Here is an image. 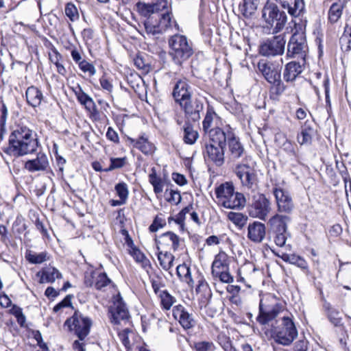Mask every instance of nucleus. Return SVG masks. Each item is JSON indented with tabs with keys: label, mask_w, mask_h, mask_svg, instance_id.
<instances>
[{
	"label": "nucleus",
	"mask_w": 351,
	"mask_h": 351,
	"mask_svg": "<svg viewBox=\"0 0 351 351\" xmlns=\"http://www.w3.org/2000/svg\"><path fill=\"white\" fill-rule=\"evenodd\" d=\"M71 298L70 295H66L62 301L53 307V311L58 312L63 307L71 306Z\"/></svg>",
	"instance_id": "obj_61"
},
{
	"label": "nucleus",
	"mask_w": 351,
	"mask_h": 351,
	"mask_svg": "<svg viewBox=\"0 0 351 351\" xmlns=\"http://www.w3.org/2000/svg\"><path fill=\"white\" fill-rule=\"evenodd\" d=\"M234 191V188L232 182H226L217 186L215 189V194L218 203L221 204Z\"/></svg>",
	"instance_id": "obj_36"
},
{
	"label": "nucleus",
	"mask_w": 351,
	"mask_h": 351,
	"mask_svg": "<svg viewBox=\"0 0 351 351\" xmlns=\"http://www.w3.org/2000/svg\"><path fill=\"white\" fill-rule=\"evenodd\" d=\"M170 197H167V201L175 204H178L181 201V195L179 192L173 190L170 191Z\"/></svg>",
	"instance_id": "obj_64"
},
{
	"label": "nucleus",
	"mask_w": 351,
	"mask_h": 351,
	"mask_svg": "<svg viewBox=\"0 0 351 351\" xmlns=\"http://www.w3.org/2000/svg\"><path fill=\"white\" fill-rule=\"evenodd\" d=\"M226 137V143L228 147L230 158L232 160L243 159L245 156H250L246 154L243 145L240 142L239 138L236 136L232 128L226 125L222 130Z\"/></svg>",
	"instance_id": "obj_11"
},
{
	"label": "nucleus",
	"mask_w": 351,
	"mask_h": 351,
	"mask_svg": "<svg viewBox=\"0 0 351 351\" xmlns=\"http://www.w3.org/2000/svg\"><path fill=\"white\" fill-rule=\"evenodd\" d=\"M162 11L157 12L156 15L149 17L145 22L144 26L147 34L156 35L165 32L167 29L175 26L178 29V25L172 20L171 14L167 7L161 8Z\"/></svg>",
	"instance_id": "obj_6"
},
{
	"label": "nucleus",
	"mask_w": 351,
	"mask_h": 351,
	"mask_svg": "<svg viewBox=\"0 0 351 351\" xmlns=\"http://www.w3.org/2000/svg\"><path fill=\"white\" fill-rule=\"evenodd\" d=\"M38 147L36 134L26 126H20L10 134L9 147L4 152L14 156H21L36 152Z\"/></svg>",
	"instance_id": "obj_2"
},
{
	"label": "nucleus",
	"mask_w": 351,
	"mask_h": 351,
	"mask_svg": "<svg viewBox=\"0 0 351 351\" xmlns=\"http://www.w3.org/2000/svg\"><path fill=\"white\" fill-rule=\"evenodd\" d=\"M25 257L27 260L32 264H40L48 259L47 253L46 252L36 253L29 251L26 253Z\"/></svg>",
	"instance_id": "obj_45"
},
{
	"label": "nucleus",
	"mask_w": 351,
	"mask_h": 351,
	"mask_svg": "<svg viewBox=\"0 0 351 351\" xmlns=\"http://www.w3.org/2000/svg\"><path fill=\"white\" fill-rule=\"evenodd\" d=\"M230 257L223 251L219 252L214 258L212 263V274L220 271L229 270Z\"/></svg>",
	"instance_id": "obj_30"
},
{
	"label": "nucleus",
	"mask_w": 351,
	"mask_h": 351,
	"mask_svg": "<svg viewBox=\"0 0 351 351\" xmlns=\"http://www.w3.org/2000/svg\"><path fill=\"white\" fill-rule=\"evenodd\" d=\"M132 256L135 261L141 264L142 267L147 269L151 267L150 261L139 250H133Z\"/></svg>",
	"instance_id": "obj_48"
},
{
	"label": "nucleus",
	"mask_w": 351,
	"mask_h": 351,
	"mask_svg": "<svg viewBox=\"0 0 351 351\" xmlns=\"http://www.w3.org/2000/svg\"><path fill=\"white\" fill-rule=\"evenodd\" d=\"M282 8L287 10L292 16H300L304 10L305 5L304 0H276Z\"/></svg>",
	"instance_id": "obj_26"
},
{
	"label": "nucleus",
	"mask_w": 351,
	"mask_h": 351,
	"mask_svg": "<svg viewBox=\"0 0 351 351\" xmlns=\"http://www.w3.org/2000/svg\"><path fill=\"white\" fill-rule=\"evenodd\" d=\"M257 67L259 72L269 84L275 83L281 77L280 71L269 62L261 60L258 62Z\"/></svg>",
	"instance_id": "obj_20"
},
{
	"label": "nucleus",
	"mask_w": 351,
	"mask_h": 351,
	"mask_svg": "<svg viewBox=\"0 0 351 351\" xmlns=\"http://www.w3.org/2000/svg\"><path fill=\"white\" fill-rule=\"evenodd\" d=\"M278 211L280 213H291L293 209V202L289 193L280 187L273 189Z\"/></svg>",
	"instance_id": "obj_14"
},
{
	"label": "nucleus",
	"mask_w": 351,
	"mask_h": 351,
	"mask_svg": "<svg viewBox=\"0 0 351 351\" xmlns=\"http://www.w3.org/2000/svg\"><path fill=\"white\" fill-rule=\"evenodd\" d=\"M176 272L181 280L187 283L189 286L193 287L194 282L191 277L189 267L186 264L179 265L176 268Z\"/></svg>",
	"instance_id": "obj_37"
},
{
	"label": "nucleus",
	"mask_w": 351,
	"mask_h": 351,
	"mask_svg": "<svg viewBox=\"0 0 351 351\" xmlns=\"http://www.w3.org/2000/svg\"><path fill=\"white\" fill-rule=\"evenodd\" d=\"M228 218L239 228H243L246 225L248 219V217L243 213L234 212L229 213Z\"/></svg>",
	"instance_id": "obj_44"
},
{
	"label": "nucleus",
	"mask_w": 351,
	"mask_h": 351,
	"mask_svg": "<svg viewBox=\"0 0 351 351\" xmlns=\"http://www.w3.org/2000/svg\"><path fill=\"white\" fill-rule=\"evenodd\" d=\"M168 43L170 49L169 56L173 62L178 66H181L193 54L192 43L184 35H173L169 38Z\"/></svg>",
	"instance_id": "obj_5"
},
{
	"label": "nucleus",
	"mask_w": 351,
	"mask_h": 351,
	"mask_svg": "<svg viewBox=\"0 0 351 351\" xmlns=\"http://www.w3.org/2000/svg\"><path fill=\"white\" fill-rule=\"evenodd\" d=\"M183 130V140L184 143L189 145L194 144L199 137L198 132L189 123H186Z\"/></svg>",
	"instance_id": "obj_40"
},
{
	"label": "nucleus",
	"mask_w": 351,
	"mask_h": 351,
	"mask_svg": "<svg viewBox=\"0 0 351 351\" xmlns=\"http://www.w3.org/2000/svg\"><path fill=\"white\" fill-rule=\"evenodd\" d=\"M152 287L154 289V291L156 294H160V292L162 291L160 290V288L165 287V283L163 282L162 278L158 275H156L151 278Z\"/></svg>",
	"instance_id": "obj_54"
},
{
	"label": "nucleus",
	"mask_w": 351,
	"mask_h": 351,
	"mask_svg": "<svg viewBox=\"0 0 351 351\" xmlns=\"http://www.w3.org/2000/svg\"><path fill=\"white\" fill-rule=\"evenodd\" d=\"M296 28L295 26V32L288 43L287 56L289 58L300 59L302 64H304L305 57L308 52V45L304 32L301 28L300 31Z\"/></svg>",
	"instance_id": "obj_8"
},
{
	"label": "nucleus",
	"mask_w": 351,
	"mask_h": 351,
	"mask_svg": "<svg viewBox=\"0 0 351 351\" xmlns=\"http://www.w3.org/2000/svg\"><path fill=\"white\" fill-rule=\"evenodd\" d=\"M179 105L184 112L187 122L191 123L199 121L201 118L200 113L204 108V104L201 100L197 99L191 100L190 99L184 102H181Z\"/></svg>",
	"instance_id": "obj_13"
},
{
	"label": "nucleus",
	"mask_w": 351,
	"mask_h": 351,
	"mask_svg": "<svg viewBox=\"0 0 351 351\" xmlns=\"http://www.w3.org/2000/svg\"><path fill=\"white\" fill-rule=\"evenodd\" d=\"M272 234H274L275 243L279 247L285 246L289 235L287 230L286 232H278Z\"/></svg>",
	"instance_id": "obj_55"
},
{
	"label": "nucleus",
	"mask_w": 351,
	"mask_h": 351,
	"mask_svg": "<svg viewBox=\"0 0 351 351\" xmlns=\"http://www.w3.org/2000/svg\"><path fill=\"white\" fill-rule=\"evenodd\" d=\"M308 349V341L303 339L298 340L294 344V350L295 351H307Z\"/></svg>",
	"instance_id": "obj_63"
},
{
	"label": "nucleus",
	"mask_w": 351,
	"mask_h": 351,
	"mask_svg": "<svg viewBox=\"0 0 351 351\" xmlns=\"http://www.w3.org/2000/svg\"><path fill=\"white\" fill-rule=\"evenodd\" d=\"M70 331H73L79 340L73 343V348L75 351H85L84 340L90 333L93 322L90 318L84 315L79 311H75L73 315L67 319L64 323Z\"/></svg>",
	"instance_id": "obj_3"
},
{
	"label": "nucleus",
	"mask_w": 351,
	"mask_h": 351,
	"mask_svg": "<svg viewBox=\"0 0 351 351\" xmlns=\"http://www.w3.org/2000/svg\"><path fill=\"white\" fill-rule=\"evenodd\" d=\"M64 12L66 16L73 22L77 21L80 18L77 9L72 3H66Z\"/></svg>",
	"instance_id": "obj_49"
},
{
	"label": "nucleus",
	"mask_w": 351,
	"mask_h": 351,
	"mask_svg": "<svg viewBox=\"0 0 351 351\" xmlns=\"http://www.w3.org/2000/svg\"><path fill=\"white\" fill-rule=\"evenodd\" d=\"M313 134V128L306 123L302 129L300 134H299L297 136L298 142L300 145L310 144L311 143Z\"/></svg>",
	"instance_id": "obj_38"
},
{
	"label": "nucleus",
	"mask_w": 351,
	"mask_h": 351,
	"mask_svg": "<svg viewBox=\"0 0 351 351\" xmlns=\"http://www.w3.org/2000/svg\"><path fill=\"white\" fill-rule=\"evenodd\" d=\"M167 4V0H162L158 3L152 4L138 2L136 3V9L141 15L147 16L151 14L156 15L157 12L162 11L161 8H162V9L166 8Z\"/></svg>",
	"instance_id": "obj_24"
},
{
	"label": "nucleus",
	"mask_w": 351,
	"mask_h": 351,
	"mask_svg": "<svg viewBox=\"0 0 351 351\" xmlns=\"http://www.w3.org/2000/svg\"><path fill=\"white\" fill-rule=\"evenodd\" d=\"M97 273L95 271H86L84 274V284L86 287H93L95 285Z\"/></svg>",
	"instance_id": "obj_58"
},
{
	"label": "nucleus",
	"mask_w": 351,
	"mask_h": 351,
	"mask_svg": "<svg viewBox=\"0 0 351 351\" xmlns=\"http://www.w3.org/2000/svg\"><path fill=\"white\" fill-rule=\"evenodd\" d=\"M277 255L285 262L294 265L300 268L306 274L309 273L308 263L302 256L295 254H287L285 252H282L280 254H278Z\"/></svg>",
	"instance_id": "obj_28"
},
{
	"label": "nucleus",
	"mask_w": 351,
	"mask_h": 351,
	"mask_svg": "<svg viewBox=\"0 0 351 351\" xmlns=\"http://www.w3.org/2000/svg\"><path fill=\"white\" fill-rule=\"evenodd\" d=\"M49 167L47 155L39 152L36 158L29 160L25 163V168L29 172L44 171Z\"/></svg>",
	"instance_id": "obj_21"
},
{
	"label": "nucleus",
	"mask_w": 351,
	"mask_h": 351,
	"mask_svg": "<svg viewBox=\"0 0 351 351\" xmlns=\"http://www.w3.org/2000/svg\"><path fill=\"white\" fill-rule=\"evenodd\" d=\"M70 51L72 59L77 64L84 60L82 58L83 52L81 49H77L76 47L72 46L70 48Z\"/></svg>",
	"instance_id": "obj_59"
},
{
	"label": "nucleus",
	"mask_w": 351,
	"mask_h": 351,
	"mask_svg": "<svg viewBox=\"0 0 351 351\" xmlns=\"http://www.w3.org/2000/svg\"><path fill=\"white\" fill-rule=\"evenodd\" d=\"M158 296L160 298L161 305L165 310H169L176 302L174 297L171 295L166 290L160 292Z\"/></svg>",
	"instance_id": "obj_46"
},
{
	"label": "nucleus",
	"mask_w": 351,
	"mask_h": 351,
	"mask_svg": "<svg viewBox=\"0 0 351 351\" xmlns=\"http://www.w3.org/2000/svg\"><path fill=\"white\" fill-rule=\"evenodd\" d=\"M219 117L215 113L212 108H208L206 116L202 123L203 130L205 133V137L209 138V133L211 130H223L218 125Z\"/></svg>",
	"instance_id": "obj_22"
},
{
	"label": "nucleus",
	"mask_w": 351,
	"mask_h": 351,
	"mask_svg": "<svg viewBox=\"0 0 351 351\" xmlns=\"http://www.w3.org/2000/svg\"><path fill=\"white\" fill-rule=\"evenodd\" d=\"M173 316L185 330L191 329L196 324L193 314L190 313L182 305L173 307Z\"/></svg>",
	"instance_id": "obj_15"
},
{
	"label": "nucleus",
	"mask_w": 351,
	"mask_h": 351,
	"mask_svg": "<svg viewBox=\"0 0 351 351\" xmlns=\"http://www.w3.org/2000/svg\"><path fill=\"white\" fill-rule=\"evenodd\" d=\"M165 224V222L162 218L156 217L149 229L151 232H156L159 228H162Z\"/></svg>",
	"instance_id": "obj_62"
},
{
	"label": "nucleus",
	"mask_w": 351,
	"mask_h": 351,
	"mask_svg": "<svg viewBox=\"0 0 351 351\" xmlns=\"http://www.w3.org/2000/svg\"><path fill=\"white\" fill-rule=\"evenodd\" d=\"M75 94L78 102L92 115H97L98 111L93 99L87 95L82 88L80 84L71 88Z\"/></svg>",
	"instance_id": "obj_16"
},
{
	"label": "nucleus",
	"mask_w": 351,
	"mask_h": 351,
	"mask_svg": "<svg viewBox=\"0 0 351 351\" xmlns=\"http://www.w3.org/2000/svg\"><path fill=\"white\" fill-rule=\"evenodd\" d=\"M110 321L114 324H118L121 320L129 317L128 310L121 298H118L114 302L113 306L110 309Z\"/></svg>",
	"instance_id": "obj_18"
},
{
	"label": "nucleus",
	"mask_w": 351,
	"mask_h": 351,
	"mask_svg": "<svg viewBox=\"0 0 351 351\" xmlns=\"http://www.w3.org/2000/svg\"><path fill=\"white\" fill-rule=\"evenodd\" d=\"M180 239L173 232H167L161 234L158 239H156L157 249L169 248L173 251L178 250L180 246Z\"/></svg>",
	"instance_id": "obj_19"
},
{
	"label": "nucleus",
	"mask_w": 351,
	"mask_h": 351,
	"mask_svg": "<svg viewBox=\"0 0 351 351\" xmlns=\"http://www.w3.org/2000/svg\"><path fill=\"white\" fill-rule=\"evenodd\" d=\"M271 84H273L271 88V94H275L276 96L280 95L285 90V86L282 82L281 77L275 83H271Z\"/></svg>",
	"instance_id": "obj_57"
},
{
	"label": "nucleus",
	"mask_w": 351,
	"mask_h": 351,
	"mask_svg": "<svg viewBox=\"0 0 351 351\" xmlns=\"http://www.w3.org/2000/svg\"><path fill=\"white\" fill-rule=\"evenodd\" d=\"M323 308L328 320L332 325L335 326H340L342 325V318L337 309L332 307L328 302H325L323 305Z\"/></svg>",
	"instance_id": "obj_34"
},
{
	"label": "nucleus",
	"mask_w": 351,
	"mask_h": 351,
	"mask_svg": "<svg viewBox=\"0 0 351 351\" xmlns=\"http://www.w3.org/2000/svg\"><path fill=\"white\" fill-rule=\"evenodd\" d=\"M214 277L219 278L220 281L224 283H231L233 282V277L230 275L229 270L220 271L213 274Z\"/></svg>",
	"instance_id": "obj_56"
},
{
	"label": "nucleus",
	"mask_w": 351,
	"mask_h": 351,
	"mask_svg": "<svg viewBox=\"0 0 351 351\" xmlns=\"http://www.w3.org/2000/svg\"><path fill=\"white\" fill-rule=\"evenodd\" d=\"M149 182L154 187V191L156 194L161 193L163 191V184L162 179L157 176L156 170L154 167L152 168L149 174Z\"/></svg>",
	"instance_id": "obj_41"
},
{
	"label": "nucleus",
	"mask_w": 351,
	"mask_h": 351,
	"mask_svg": "<svg viewBox=\"0 0 351 351\" xmlns=\"http://www.w3.org/2000/svg\"><path fill=\"white\" fill-rule=\"evenodd\" d=\"M290 220V217L287 215L276 214L269 219L267 226L272 233L286 232L287 230V223Z\"/></svg>",
	"instance_id": "obj_23"
},
{
	"label": "nucleus",
	"mask_w": 351,
	"mask_h": 351,
	"mask_svg": "<svg viewBox=\"0 0 351 351\" xmlns=\"http://www.w3.org/2000/svg\"><path fill=\"white\" fill-rule=\"evenodd\" d=\"M80 69L84 73H88L89 76H93L96 73V69L94 65L86 60H83L77 64Z\"/></svg>",
	"instance_id": "obj_51"
},
{
	"label": "nucleus",
	"mask_w": 351,
	"mask_h": 351,
	"mask_svg": "<svg viewBox=\"0 0 351 351\" xmlns=\"http://www.w3.org/2000/svg\"><path fill=\"white\" fill-rule=\"evenodd\" d=\"M343 4L341 2L334 3L328 10V20L335 23L339 21L343 14Z\"/></svg>",
	"instance_id": "obj_39"
},
{
	"label": "nucleus",
	"mask_w": 351,
	"mask_h": 351,
	"mask_svg": "<svg viewBox=\"0 0 351 351\" xmlns=\"http://www.w3.org/2000/svg\"><path fill=\"white\" fill-rule=\"evenodd\" d=\"M158 259L163 269L167 271L173 267L174 256L170 252H165L163 253L162 252H159L158 253Z\"/></svg>",
	"instance_id": "obj_42"
},
{
	"label": "nucleus",
	"mask_w": 351,
	"mask_h": 351,
	"mask_svg": "<svg viewBox=\"0 0 351 351\" xmlns=\"http://www.w3.org/2000/svg\"><path fill=\"white\" fill-rule=\"evenodd\" d=\"M130 332V330L128 328H125L118 333V337L122 343L126 348H130V342L128 337V334Z\"/></svg>",
	"instance_id": "obj_60"
},
{
	"label": "nucleus",
	"mask_w": 351,
	"mask_h": 351,
	"mask_svg": "<svg viewBox=\"0 0 351 351\" xmlns=\"http://www.w3.org/2000/svg\"><path fill=\"white\" fill-rule=\"evenodd\" d=\"M256 162L252 156H245L238 162L234 172L240 180L241 185L247 189H254L257 186L258 178L255 169Z\"/></svg>",
	"instance_id": "obj_7"
},
{
	"label": "nucleus",
	"mask_w": 351,
	"mask_h": 351,
	"mask_svg": "<svg viewBox=\"0 0 351 351\" xmlns=\"http://www.w3.org/2000/svg\"><path fill=\"white\" fill-rule=\"evenodd\" d=\"M262 16L265 21L271 27L274 26V32L280 31L287 22V15L285 12L280 11L278 6L273 2L267 1L265 5Z\"/></svg>",
	"instance_id": "obj_9"
},
{
	"label": "nucleus",
	"mask_w": 351,
	"mask_h": 351,
	"mask_svg": "<svg viewBox=\"0 0 351 351\" xmlns=\"http://www.w3.org/2000/svg\"><path fill=\"white\" fill-rule=\"evenodd\" d=\"M265 224L260 221H254L248 226L247 237L254 242L261 243L265 237Z\"/></svg>",
	"instance_id": "obj_25"
},
{
	"label": "nucleus",
	"mask_w": 351,
	"mask_h": 351,
	"mask_svg": "<svg viewBox=\"0 0 351 351\" xmlns=\"http://www.w3.org/2000/svg\"><path fill=\"white\" fill-rule=\"evenodd\" d=\"M286 40L283 34L273 36L264 41L259 47V52L263 56L282 55L285 51Z\"/></svg>",
	"instance_id": "obj_12"
},
{
	"label": "nucleus",
	"mask_w": 351,
	"mask_h": 351,
	"mask_svg": "<svg viewBox=\"0 0 351 351\" xmlns=\"http://www.w3.org/2000/svg\"><path fill=\"white\" fill-rule=\"evenodd\" d=\"M302 62L292 61L289 62L284 71V79L286 82H293L302 71Z\"/></svg>",
	"instance_id": "obj_31"
},
{
	"label": "nucleus",
	"mask_w": 351,
	"mask_h": 351,
	"mask_svg": "<svg viewBox=\"0 0 351 351\" xmlns=\"http://www.w3.org/2000/svg\"><path fill=\"white\" fill-rule=\"evenodd\" d=\"M195 351H215V346L212 341H202L194 343Z\"/></svg>",
	"instance_id": "obj_50"
},
{
	"label": "nucleus",
	"mask_w": 351,
	"mask_h": 351,
	"mask_svg": "<svg viewBox=\"0 0 351 351\" xmlns=\"http://www.w3.org/2000/svg\"><path fill=\"white\" fill-rule=\"evenodd\" d=\"M110 282L111 280L106 273H97L94 286L97 290H102Z\"/></svg>",
	"instance_id": "obj_47"
},
{
	"label": "nucleus",
	"mask_w": 351,
	"mask_h": 351,
	"mask_svg": "<svg viewBox=\"0 0 351 351\" xmlns=\"http://www.w3.org/2000/svg\"><path fill=\"white\" fill-rule=\"evenodd\" d=\"M25 96L27 104L34 108L39 106L43 100V93L34 86L27 88Z\"/></svg>",
	"instance_id": "obj_32"
},
{
	"label": "nucleus",
	"mask_w": 351,
	"mask_h": 351,
	"mask_svg": "<svg viewBox=\"0 0 351 351\" xmlns=\"http://www.w3.org/2000/svg\"><path fill=\"white\" fill-rule=\"evenodd\" d=\"M341 49L343 51L351 49V15L348 17L343 35L339 39Z\"/></svg>",
	"instance_id": "obj_33"
},
{
	"label": "nucleus",
	"mask_w": 351,
	"mask_h": 351,
	"mask_svg": "<svg viewBox=\"0 0 351 351\" xmlns=\"http://www.w3.org/2000/svg\"><path fill=\"white\" fill-rule=\"evenodd\" d=\"M271 210V203L264 194L258 193L252 197L248 206L250 217L265 221Z\"/></svg>",
	"instance_id": "obj_10"
},
{
	"label": "nucleus",
	"mask_w": 351,
	"mask_h": 351,
	"mask_svg": "<svg viewBox=\"0 0 351 351\" xmlns=\"http://www.w3.org/2000/svg\"><path fill=\"white\" fill-rule=\"evenodd\" d=\"M191 86L186 79L178 80L173 88L172 95L176 103L180 104L191 97Z\"/></svg>",
	"instance_id": "obj_17"
},
{
	"label": "nucleus",
	"mask_w": 351,
	"mask_h": 351,
	"mask_svg": "<svg viewBox=\"0 0 351 351\" xmlns=\"http://www.w3.org/2000/svg\"><path fill=\"white\" fill-rule=\"evenodd\" d=\"M40 282L41 283L53 282L56 279L61 278V273L55 267H46L41 271Z\"/></svg>",
	"instance_id": "obj_35"
},
{
	"label": "nucleus",
	"mask_w": 351,
	"mask_h": 351,
	"mask_svg": "<svg viewBox=\"0 0 351 351\" xmlns=\"http://www.w3.org/2000/svg\"><path fill=\"white\" fill-rule=\"evenodd\" d=\"M128 140L134 147L139 149L145 155L152 154L156 149L154 143L150 142L145 134L139 136L137 139L129 138Z\"/></svg>",
	"instance_id": "obj_27"
},
{
	"label": "nucleus",
	"mask_w": 351,
	"mask_h": 351,
	"mask_svg": "<svg viewBox=\"0 0 351 351\" xmlns=\"http://www.w3.org/2000/svg\"><path fill=\"white\" fill-rule=\"evenodd\" d=\"M125 158H112L110 159V165L104 169V171L108 172L112 171L115 169H119L123 167L125 165Z\"/></svg>",
	"instance_id": "obj_53"
},
{
	"label": "nucleus",
	"mask_w": 351,
	"mask_h": 351,
	"mask_svg": "<svg viewBox=\"0 0 351 351\" xmlns=\"http://www.w3.org/2000/svg\"><path fill=\"white\" fill-rule=\"evenodd\" d=\"M115 191L121 199L127 201L129 195V191L126 183H118L115 186Z\"/></svg>",
	"instance_id": "obj_52"
},
{
	"label": "nucleus",
	"mask_w": 351,
	"mask_h": 351,
	"mask_svg": "<svg viewBox=\"0 0 351 351\" xmlns=\"http://www.w3.org/2000/svg\"><path fill=\"white\" fill-rule=\"evenodd\" d=\"M245 204V198L243 194L234 193V191L221 203L222 206L230 209L243 208Z\"/></svg>",
	"instance_id": "obj_29"
},
{
	"label": "nucleus",
	"mask_w": 351,
	"mask_h": 351,
	"mask_svg": "<svg viewBox=\"0 0 351 351\" xmlns=\"http://www.w3.org/2000/svg\"><path fill=\"white\" fill-rule=\"evenodd\" d=\"M257 0H243V3L240 5V10L242 14L249 17L252 16L257 9Z\"/></svg>",
	"instance_id": "obj_43"
},
{
	"label": "nucleus",
	"mask_w": 351,
	"mask_h": 351,
	"mask_svg": "<svg viewBox=\"0 0 351 351\" xmlns=\"http://www.w3.org/2000/svg\"><path fill=\"white\" fill-rule=\"evenodd\" d=\"M224 136L222 130H211L208 138L210 142L204 145V158L218 167L223 165L225 161L226 137Z\"/></svg>",
	"instance_id": "obj_4"
},
{
	"label": "nucleus",
	"mask_w": 351,
	"mask_h": 351,
	"mask_svg": "<svg viewBox=\"0 0 351 351\" xmlns=\"http://www.w3.org/2000/svg\"><path fill=\"white\" fill-rule=\"evenodd\" d=\"M280 314H283L280 318L281 322L271 330V336L277 343L289 346L298 336L293 316L286 311L285 306L274 295L267 294L261 299L259 314L256 317L259 324L265 325Z\"/></svg>",
	"instance_id": "obj_1"
}]
</instances>
